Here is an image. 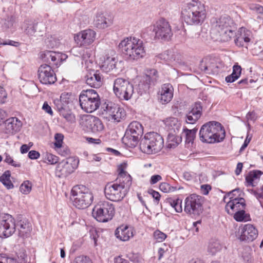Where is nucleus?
Masks as SVG:
<instances>
[{"instance_id":"nucleus-1","label":"nucleus","mask_w":263,"mask_h":263,"mask_svg":"<svg viewBox=\"0 0 263 263\" xmlns=\"http://www.w3.org/2000/svg\"><path fill=\"white\" fill-rule=\"evenodd\" d=\"M213 27L218 32L219 40L221 42H228L232 38L236 37L235 44L239 47L243 46V42L248 43L250 31L244 27H240L236 31L237 26L231 17H213L212 20Z\"/></svg>"},{"instance_id":"nucleus-2","label":"nucleus","mask_w":263,"mask_h":263,"mask_svg":"<svg viewBox=\"0 0 263 263\" xmlns=\"http://www.w3.org/2000/svg\"><path fill=\"white\" fill-rule=\"evenodd\" d=\"M123 57L129 61H137L145 55L143 42L135 37H127L119 45Z\"/></svg>"},{"instance_id":"nucleus-3","label":"nucleus","mask_w":263,"mask_h":263,"mask_svg":"<svg viewBox=\"0 0 263 263\" xmlns=\"http://www.w3.org/2000/svg\"><path fill=\"white\" fill-rule=\"evenodd\" d=\"M226 136L221 124L216 121H210L203 124L199 131L200 140L204 143H214L222 141Z\"/></svg>"},{"instance_id":"nucleus-4","label":"nucleus","mask_w":263,"mask_h":263,"mask_svg":"<svg viewBox=\"0 0 263 263\" xmlns=\"http://www.w3.org/2000/svg\"><path fill=\"white\" fill-rule=\"evenodd\" d=\"M164 141L162 136L157 133H146L140 143V148L147 154H155L160 152L163 147Z\"/></svg>"},{"instance_id":"nucleus-5","label":"nucleus","mask_w":263,"mask_h":263,"mask_svg":"<svg viewBox=\"0 0 263 263\" xmlns=\"http://www.w3.org/2000/svg\"><path fill=\"white\" fill-rule=\"evenodd\" d=\"M73 205L78 209H85L92 202L93 197L89 189L83 185L74 186L71 191Z\"/></svg>"},{"instance_id":"nucleus-6","label":"nucleus","mask_w":263,"mask_h":263,"mask_svg":"<svg viewBox=\"0 0 263 263\" xmlns=\"http://www.w3.org/2000/svg\"><path fill=\"white\" fill-rule=\"evenodd\" d=\"M81 108L86 112H92L100 107V98L97 92L93 89L83 90L79 96Z\"/></svg>"},{"instance_id":"nucleus-7","label":"nucleus","mask_w":263,"mask_h":263,"mask_svg":"<svg viewBox=\"0 0 263 263\" xmlns=\"http://www.w3.org/2000/svg\"><path fill=\"white\" fill-rule=\"evenodd\" d=\"M143 134V127L138 121H133L128 126L122 140L127 146L135 147Z\"/></svg>"},{"instance_id":"nucleus-8","label":"nucleus","mask_w":263,"mask_h":263,"mask_svg":"<svg viewBox=\"0 0 263 263\" xmlns=\"http://www.w3.org/2000/svg\"><path fill=\"white\" fill-rule=\"evenodd\" d=\"M115 214L114 205L107 201H101L93 208V217L99 222H106L111 220Z\"/></svg>"},{"instance_id":"nucleus-9","label":"nucleus","mask_w":263,"mask_h":263,"mask_svg":"<svg viewBox=\"0 0 263 263\" xmlns=\"http://www.w3.org/2000/svg\"><path fill=\"white\" fill-rule=\"evenodd\" d=\"M113 90L115 95L120 100H129L134 93V86L128 80L118 78L115 80Z\"/></svg>"},{"instance_id":"nucleus-10","label":"nucleus","mask_w":263,"mask_h":263,"mask_svg":"<svg viewBox=\"0 0 263 263\" xmlns=\"http://www.w3.org/2000/svg\"><path fill=\"white\" fill-rule=\"evenodd\" d=\"M104 194L106 198L110 201H120L126 194L125 184L123 183H108L105 186Z\"/></svg>"},{"instance_id":"nucleus-11","label":"nucleus","mask_w":263,"mask_h":263,"mask_svg":"<svg viewBox=\"0 0 263 263\" xmlns=\"http://www.w3.org/2000/svg\"><path fill=\"white\" fill-rule=\"evenodd\" d=\"M206 15L204 5L198 0L185 2L182 6V16H202Z\"/></svg>"},{"instance_id":"nucleus-12","label":"nucleus","mask_w":263,"mask_h":263,"mask_svg":"<svg viewBox=\"0 0 263 263\" xmlns=\"http://www.w3.org/2000/svg\"><path fill=\"white\" fill-rule=\"evenodd\" d=\"M234 192H240L239 189L233 190L226 195L223 199L224 202H226V199L229 197L230 200L227 202L225 209L229 214H233L237 211H240L246 208V202L244 198L241 197H234L232 196Z\"/></svg>"},{"instance_id":"nucleus-13","label":"nucleus","mask_w":263,"mask_h":263,"mask_svg":"<svg viewBox=\"0 0 263 263\" xmlns=\"http://www.w3.org/2000/svg\"><path fill=\"white\" fill-rule=\"evenodd\" d=\"M203 198L197 194H191L184 200V211L190 215H199L202 210Z\"/></svg>"},{"instance_id":"nucleus-14","label":"nucleus","mask_w":263,"mask_h":263,"mask_svg":"<svg viewBox=\"0 0 263 263\" xmlns=\"http://www.w3.org/2000/svg\"><path fill=\"white\" fill-rule=\"evenodd\" d=\"M81 125L83 130L99 134L102 133L104 126L101 120L98 117L87 116L82 119Z\"/></svg>"},{"instance_id":"nucleus-15","label":"nucleus","mask_w":263,"mask_h":263,"mask_svg":"<svg viewBox=\"0 0 263 263\" xmlns=\"http://www.w3.org/2000/svg\"><path fill=\"white\" fill-rule=\"evenodd\" d=\"M79 160L73 157H70L66 160L62 161L59 163L56 167V176L59 178L67 177L77 168Z\"/></svg>"},{"instance_id":"nucleus-16","label":"nucleus","mask_w":263,"mask_h":263,"mask_svg":"<svg viewBox=\"0 0 263 263\" xmlns=\"http://www.w3.org/2000/svg\"><path fill=\"white\" fill-rule=\"evenodd\" d=\"M155 37L164 41H168L172 36L173 33L168 22L161 17L153 26Z\"/></svg>"},{"instance_id":"nucleus-17","label":"nucleus","mask_w":263,"mask_h":263,"mask_svg":"<svg viewBox=\"0 0 263 263\" xmlns=\"http://www.w3.org/2000/svg\"><path fill=\"white\" fill-rule=\"evenodd\" d=\"M158 79V72L155 69L147 70L144 76L142 77L137 85L138 92L142 95L146 92L152 85H154Z\"/></svg>"},{"instance_id":"nucleus-18","label":"nucleus","mask_w":263,"mask_h":263,"mask_svg":"<svg viewBox=\"0 0 263 263\" xmlns=\"http://www.w3.org/2000/svg\"><path fill=\"white\" fill-rule=\"evenodd\" d=\"M15 223L14 219L9 214H4L0 218V237H8L15 231Z\"/></svg>"},{"instance_id":"nucleus-19","label":"nucleus","mask_w":263,"mask_h":263,"mask_svg":"<svg viewBox=\"0 0 263 263\" xmlns=\"http://www.w3.org/2000/svg\"><path fill=\"white\" fill-rule=\"evenodd\" d=\"M96 32L92 29H87L74 34V40L80 47H86L95 40Z\"/></svg>"},{"instance_id":"nucleus-20","label":"nucleus","mask_w":263,"mask_h":263,"mask_svg":"<svg viewBox=\"0 0 263 263\" xmlns=\"http://www.w3.org/2000/svg\"><path fill=\"white\" fill-rule=\"evenodd\" d=\"M38 78L43 84H53L57 80L55 74L51 66L48 64H43L40 66L38 69Z\"/></svg>"},{"instance_id":"nucleus-21","label":"nucleus","mask_w":263,"mask_h":263,"mask_svg":"<svg viewBox=\"0 0 263 263\" xmlns=\"http://www.w3.org/2000/svg\"><path fill=\"white\" fill-rule=\"evenodd\" d=\"M40 57L44 62L57 67L59 66L61 62L67 58L65 54L49 50H46L41 53Z\"/></svg>"},{"instance_id":"nucleus-22","label":"nucleus","mask_w":263,"mask_h":263,"mask_svg":"<svg viewBox=\"0 0 263 263\" xmlns=\"http://www.w3.org/2000/svg\"><path fill=\"white\" fill-rule=\"evenodd\" d=\"M117 63L118 60L115 57H110L108 52H105L100 58V68L106 73L112 72L114 74L118 72Z\"/></svg>"},{"instance_id":"nucleus-23","label":"nucleus","mask_w":263,"mask_h":263,"mask_svg":"<svg viewBox=\"0 0 263 263\" xmlns=\"http://www.w3.org/2000/svg\"><path fill=\"white\" fill-rule=\"evenodd\" d=\"M105 111L109 120H112L117 122H120L126 115L122 108L111 102L107 104Z\"/></svg>"},{"instance_id":"nucleus-24","label":"nucleus","mask_w":263,"mask_h":263,"mask_svg":"<svg viewBox=\"0 0 263 263\" xmlns=\"http://www.w3.org/2000/svg\"><path fill=\"white\" fill-rule=\"evenodd\" d=\"M258 232L256 227L251 224H246L240 228V241L250 242L255 240L258 236Z\"/></svg>"},{"instance_id":"nucleus-25","label":"nucleus","mask_w":263,"mask_h":263,"mask_svg":"<svg viewBox=\"0 0 263 263\" xmlns=\"http://www.w3.org/2000/svg\"><path fill=\"white\" fill-rule=\"evenodd\" d=\"M174 88L170 83L163 84L158 92V99L162 104H167L173 97Z\"/></svg>"},{"instance_id":"nucleus-26","label":"nucleus","mask_w":263,"mask_h":263,"mask_svg":"<svg viewBox=\"0 0 263 263\" xmlns=\"http://www.w3.org/2000/svg\"><path fill=\"white\" fill-rule=\"evenodd\" d=\"M15 228L18 230L20 236L27 237L29 236L32 227L30 223L22 216H19L17 219V222L15 224Z\"/></svg>"},{"instance_id":"nucleus-27","label":"nucleus","mask_w":263,"mask_h":263,"mask_svg":"<svg viewBox=\"0 0 263 263\" xmlns=\"http://www.w3.org/2000/svg\"><path fill=\"white\" fill-rule=\"evenodd\" d=\"M5 132L6 134H13L19 132L22 126V122L16 117H11L4 122Z\"/></svg>"},{"instance_id":"nucleus-28","label":"nucleus","mask_w":263,"mask_h":263,"mask_svg":"<svg viewBox=\"0 0 263 263\" xmlns=\"http://www.w3.org/2000/svg\"><path fill=\"white\" fill-rule=\"evenodd\" d=\"M202 107L200 102H196L192 109L186 116V122L194 124L201 117Z\"/></svg>"},{"instance_id":"nucleus-29","label":"nucleus","mask_w":263,"mask_h":263,"mask_svg":"<svg viewBox=\"0 0 263 263\" xmlns=\"http://www.w3.org/2000/svg\"><path fill=\"white\" fill-rule=\"evenodd\" d=\"M86 83L94 88H99L103 84V77L98 71H93L86 76Z\"/></svg>"},{"instance_id":"nucleus-30","label":"nucleus","mask_w":263,"mask_h":263,"mask_svg":"<svg viewBox=\"0 0 263 263\" xmlns=\"http://www.w3.org/2000/svg\"><path fill=\"white\" fill-rule=\"evenodd\" d=\"M115 235L120 240L127 241L133 236V229L127 226H121L116 229Z\"/></svg>"},{"instance_id":"nucleus-31","label":"nucleus","mask_w":263,"mask_h":263,"mask_svg":"<svg viewBox=\"0 0 263 263\" xmlns=\"http://www.w3.org/2000/svg\"><path fill=\"white\" fill-rule=\"evenodd\" d=\"M263 173L258 170L250 171L246 176V185L247 186H255L258 183Z\"/></svg>"},{"instance_id":"nucleus-32","label":"nucleus","mask_w":263,"mask_h":263,"mask_svg":"<svg viewBox=\"0 0 263 263\" xmlns=\"http://www.w3.org/2000/svg\"><path fill=\"white\" fill-rule=\"evenodd\" d=\"M166 129L170 133H178L181 128V124L176 118L170 117L164 120Z\"/></svg>"},{"instance_id":"nucleus-33","label":"nucleus","mask_w":263,"mask_h":263,"mask_svg":"<svg viewBox=\"0 0 263 263\" xmlns=\"http://www.w3.org/2000/svg\"><path fill=\"white\" fill-rule=\"evenodd\" d=\"M177 133H170L167 136V147L174 148L177 146L182 141V137L176 135Z\"/></svg>"},{"instance_id":"nucleus-34","label":"nucleus","mask_w":263,"mask_h":263,"mask_svg":"<svg viewBox=\"0 0 263 263\" xmlns=\"http://www.w3.org/2000/svg\"><path fill=\"white\" fill-rule=\"evenodd\" d=\"M241 70L240 66L237 64H235L233 67V72L231 74L226 77V81L227 83H232L237 80L241 75Z\"/></svg>"},{"instance_id":"nucleus-35","label":"nucleus","mask_w":263,"mask_h":263,"mask_svg":"<svg viewBox=\"0 0 263 263\" xmlns=\"http://www.w3.org/2000/svg\"><path fill=\"white\" fill-rule=\"evenodd\" d=\"M39 25L32 20H27L25 23V32L29 36H36L35 34L36 31V27Z\"/></svg>"},{"instance_id":"nucleus-36","label":"nucleus","mask_w":263,"mask_h":263,"mask_svg":"<svg viewBox=\"0 0 263 263\" xmlns=\"http://www.w3.org/2000/svg\"><path fill=\"white\" fill-rule=\"evenodd\" d=\"M112 20L111 17H97L94 20L95 26L100 29H104L111 25Z\"/></svg>"},{"instance_id":"nucleus-37","label":"nucleus","mask_w":263,"mask_h":263,"mask_svg":"<svg viewBox=\"0 0 263 263\" xmlns=\"http://www.w3.org/2000/svg\"><path fill=\"white\" fill-rule=\"evenodd\" d=\"M197 128H193L192 129H189L186 127L183 129V132L185 136V143L187 144L192 145L194 141L196 138Z\"/></svg>"},{"instance_id":"nucleus-38","label":"nucleus","mask_w":263,"mask_h":263,"mask_svg":"<svg viewBox=\"0 0 263 263\" xmlns=\"http://www.w3.org/2000/svg\"><path fill=\"white\" fill-rule=\"evenodd\" d=\"M222 245L217 240H211L208 245V252L211 255H215L222 249Z\"/></svg>"},{"instance_id":"nucleus-39","label":"nucleus","mask_w":263,"mask_h":263,"mask_svg":"<svg viewBox=\"0 0 263 263\" xmlns=\"http://www.w3.org/2000/svg\"><path fill=\"white\" fill-rule=\"evenodd\" d=\"M11 173L9 171H5L4 174L0 177V182L7 189H13L14 185L10 180Z\"/></svg>"},{"instance_id":"nucleus-40","label":"nucleus","mask_w":263,"mask_h":263,"mask_svg":"<svg viewBox=\"0 0 263 263\" xmlns=\"http://www.w3.org/2000/svg\"><path fill=\"white\" fill-rule=\"evenodd\" d=\"M74 100V96L72 93L64 92L61 94L60 99L58 100L61 101L63 103L66 104L69 106L72 107Z\"/></svg>"},{"instance_id":"nucleus-41","label":"nucleus","mask_w":263,"mask_h":263,"mask_svg":"<svg viewBox=\"0 0 263 263\" xmlns=\"http://www.w3.org/2000/svg\"><path fill=\"white\" fill-rule=\"evenodd\" d=\"M74 100V96L72 93L64 92L61 94L60 99L58 100L61 101L63 103L66 104L69 106L72 107Z\"/></svg>"},{"instance_id":"nucleus-42","label":"nucleus","mask_w":263,"mask_h":263,"mask_svg":"<svg viewBox=\"0 0 263 263\" xmlns=\"http://www.w3.org/2000/svg\"><path fill=\"white\" fill-rule=\"evenodd\" d=\"M168 202L170 205L173 208L176 212L181 213L182 211V200L178 198L171 199Z\"/></svg>"},{"instance_id":"nucleus-43","label":"nucleus","mask_w":263,"mask_h":263,"mask_svg":"<svg viewBox=\"0 0 263 263\" xmlns=\"http://www.w3.org/2000/svg\"><path fill=\"white\" fill-rule=\"evenodd\" d=\"M59 114L67 122L70 123H73L76 122V116L72 112L71 108L69 110L63 111Z\"/></svg>"},{"instance_id":"nucleus-44","label":"nucleus","mask_w":263,"mask_h":263,"mask_svg":"<svg viewBox=\"0 0 263 263\" xmlns=\"http://www.w3.org/2000/svg\"><path fill=\"white\" fill-rule=\"evenodd\" d=\"M125 165V164H121L119 166V176L120 178H125V180H127V185L129 186L132 183L131 178L129 175H126V172L124 171Z\"/></svg>"},{"instance_id":"nucleus-45","label":"nucleus","mask_w":263,"mask_h":263,"mask_svg":"<svg viewBox=\"0 0 263 263\" xmlns=\"http://www.w3.org/2000/svg\"><path fill=\"white\" fill-rule=\"evenodd\" d=\"M32 183L28 180L24 181L20 187V192L23 194L27 195L31 191Z\"/></svg>"},{"instance_id":"nucleus-46","label":"nucleus","mask_w":263,"mask_h":263,"mask_svg":"<svg viewBox=\"0 0 263 263\" xmlns=\"http://www.w3.org/2000/svg\"><path fill=\"white\" fill-rule=\"evenodd\" d=\"M235 212V213L234 215V218L236 221L241 222L247 220V214H246L245 209L240 211H237Z\"/></svg>"},{"instance_id":"nucleus-47","label":"nucleus","mask_w":263,"mask_h":263,"mask_svg":"<svg viewBox=\"0 0 263 263\" xmlns=\"http://www.w3.org/2000/svg\"><path fill=\"white\" fill-rule=\"evenodd\" d=\"M54 103L59 114L63 111L69 110L72 107L66 104L63 103L61 102V101H59L58 100L54 101Z\"/></svg>"},{"instance_id":"nucleus-48","label":"nucleus","mask_w":263,"mask_h":263,"mask_svg":"<svg viewBox=\"0 0 263 263\" xmlns=\"http://www.w3.org/2000/svg\"><path fill=\"white\" fill-rule=\"evenodd\" d=\"M79 55L77 56H79L81 57L82 59L84 61H87L88 59H89L91 55V51L88 48L85 49H80L79 51Z\"/></svg>"},{"instance_id":"nucleus-49","label":"nucleus","mask_w":263,"mask_h":263,"mask_svg":"<svg viewBox=\"0 0 263 263\" xmlns=\"http://www.w3.org/2000/svg\"><path fill=\"white\" fill-rule=\"evenodd\" d=\"M4 156H5L4 161L6 163L15 167H21V163L14 161L12 157H11L8 153H5L4 154Z\"/></svg>"},{"instance_id":"nucleus-50","label":"nucleus","mask_w":263,"mask_h":263,"mask_svg":"<svg viewBox=\"0 0 263 263\" xmlns=\"http://www.w3.org/2000/svg\"><path fill=\"white\" fill-rule=\"evenodd\" d=\"M160 58L166 62H170L175 60L174 55L171 51H165L160 55Z\"/></svg>"},{"instance_id":"nucleus-51","label":"nucleus","mask_w":263,"mask_h":263,"mask_svg":"<svg viewBox=\"0 0 263 263\" xmlns=\"http://www.w3.org/2000/svg\"><path fill=\"white\" fill-rule=\"evenodd\" d=\"M185 22L189 25H196L201 24L203 21L199 17H184Z\"/></svg>"},{"instance_id":"nucleus-52","label":"nucleus","mask_w":263,"mask_h":263,"mask_svg":"<svg viewBox=\"0 0 263 263\" xmlns=\"http://www.w3.org/2000/svg\"><path fill=\"white\" fill-rule=\"evenodd\" d=\"M17 259L18 263H26L27 262V255L25 250L21 249L20 250L17 254Z\"/></svg>"},{"instance_id":"nucleus-53","label":"nucleus","mask_w":263,"mask_h":263,"mask_svg":"<svg viewBox=\"0 0 263 263\" xmlns=\"http://www.w3.org/2000/svg\"><path fill=\"white\" fill-rule=\"evenodd\" d=\"M45 159L47 163L50 164H54L59 161V158L57 156L50 153H47L45 155Z\"/></svg>"},{"instance_id":"nucleus-54","label":"nucleus","mask_w":263,"mask_h":263,"mask_svg":"<svg viewBox=\"0 0 263 263\" xmlns=\"http://www.w3.org/2000/svg\"><path fill=\"white\" fill-rule=\"evenodd\" d=\"M154 237L158 242H162L166 238V235L163 232L157 230L154 233Z\"/></svg>"},{"instance_id":"nucleus-55","label":"nucleus","mask_w":263,"mask_h":263,"mask_svg":"<svg viewBox=\"0 0 263 263\" xmlns=\"http://www.w3.org/2000/svg\"><path fill=\"white\" fill-rule=\"evenodd\" d=\"M64 136L61 134H56L54 136L55 142L54 143L55 147L61 148L63 143Z\"/></svg>"},{"instance_id":"nucleus-56","label":"nucleus","mask_w":263,"mask_h":263,"mask_svg":"<svg viewBox=\"0 0 263 263\" xmlns=\"http://www.w3.org/2000/svg\"><path fill=\"white\" fill-rule=\"evenodd\" d=\"M74 263H92L90 258L86 256H79L77 257Z\"/></svg>"},{"instance_id":"nucleus-57","label":"nucleus","mask_w":263,"mask_h":263,"mask_svg":"<svg viewBox=\"0 0 263 263\" xmlns=\"http://www.w3.org/2000/svg\"><path fill=\"white\" fill-rule=\"evenodd\" d=\"M251 194H253L257 199H263V185L260 189L257 190H249Z\"/></svg>"},{"instance_id":"nucleus-58","label":"nucleus","mask_w":263,"mask_h":263,"mask_svg":"<svg viewBox=\"0 0 263 263\" xmlns=\"http://www.w3.org/2000/svg\"><path fill=\"white\" fill-rule=\"evenodd\" d=\"M7 97V93L5 89L0 86V104H4Z\"/></svg>"},{"instance_id":"nucleus-59","label":"nucleus","mask_w":263,"mask_h":263,"mask_svg":"<svg viewBox=\"0 0 263 263\" xmlns=\"http://www.w3.org/2000/svg\"><path fill=\"white\" fill-rule=\"evenodd\" d=\"M159 189L164 193L170 192L171 191V186L166 182L161 183L159 185Z\"/></svg>"},{"instance_id":"nucleus-60","label":"nucleus","mask_w":263,"mask_h":263,"mask_svg":"<svg viewBox=\"0 0 263 263\" xmlns=\"http://www.w3.org/2000/svg\"><path fill=\"white\" fill-rule=\"evenodd\" d=\"M200 68L202 70H203L205 73L210 74L211 72L213 71V69L212 67L210 66L206 65L203 63L202 61L200 64Z\"/></svg>"},{"instance_id":"nucleus-61","label":"nucleus","mask_w":263,"mask_h":263,"mask_svg":"<svg viewBox=\"0 0 263 263\" xmlns=\"http://www.w3.org/2000/svg\"><path fill=\"white\" fill-rule=\"evenodd\" d=\"M28 156L30 159L33 160L38 159L40 156V154L38 152L32 150L28 153Z\"/></svg>"},{"instance_id":"nucleus-62","label":"nucleus","mask_w":263,"mask_h":263,"mask_svg":"<svg viewBox=\"0 0 263 263\" xmlns=\"http://www.w3.org/2000/svg\"><path fill=\"white\" fill-rule=\"evenodd\" d=\"M20 45V43L19 42L10 40H7L3 42V45H10L14 47H18Z\"/></svg>"},{"instance_id":"nucleus-63","label":"nucleus","mask_w":263,"mask_h":263,"mask_svg":"<svg viewBox=\"0 0 263 263\" xmlns=\"http://www.w3.org/2000/svg\"><path fill=\"white\" fill-rule=\"evenodd\" d=\"M148 193L151 195H152L153 197L155 200L156 203L158 204L160 199V194L158 192L155 191L154 190H151L150 191H148Z\"/></svg>"},{"instance_id":"nucleus-64","label":"nucleus","mask_w":263,"mask_h":263,"mask_svg":"<svg viewBox=\"0 0 263 263\" xmlns=\"http://www.w3.org/2000/svg\"><path fill=\"white\" fill-rule=\"evenodd\" d=\"M161 180H162V177L160 175H153L151 178L150 183L151 184H154Z\"/></svg>"}]
</instances>
